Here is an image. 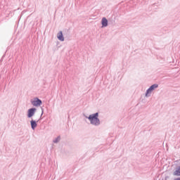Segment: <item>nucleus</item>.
Wrapping results in <instances>:
<instances>
[{
	"instance_id": "1",
	"label": "nucleus",
	"mask_w": 180,
	"mask_h": 180,
	"mask_svg": "<svg viewBox=\"0 0 180 180\" xmlns=\"http://www.w3.org/2000/svg\"><path fill=\"white\" fill-rule=\"evenodd\" d=\"M99 116V114L98 112L90 115L88 117L89 120L90 121V123L91 124H94V126H99L101 124V121H99V118L98 117Z\"/></svg>"
},
{
	"instance_id": "2",
	"label": "nucleus",
	"mask_w": 180,
	"mask_h": 180,
	"mask_svg": "<svg viewBox=\"0 0 180 180\" xmlns=\"http://www.w3.org/2000/svg\"><path fill=\"white\" fill-rule=\"evenodd\" d=\"M155 88H158V84H155L152 85L146 91V96H148L149 94H151L153 91L155 89Z\"/></svg>"
},
{
	"instance_id": "3",
	"label": "nucleus",
	"mask_w": 180,
	"mask_h": 180,
	"mask_svg": "<svg viewBox=\"0 0 180 180\" xmlns=\"http://www.w3.org/2000/svg\"><path fill=\"white\" fill-rule=\"evenodd\" d=\"M31 103L33 106H40V105H41V101L39 98H34V101H31Z\"/></svg>"
},
{
	"instance_id": "4",
	"label": "nucleus",
	"mask_w": 180,
	"mask_h": 180,
	"mask_svg": "<svg viewBox=\"0 0 180 180\" xmlns=\"http://www.w3.org/2000/svg\"><path fill=\"white\" fill-rule=\"evenodd\" d=\"M34 112H36V108H30L28 110V117H32V116L34 115Z\"/></svg>"
},
{
	"instance_id": "5",
	"label": "nucleus",
	"mask_w": 180,
	"mask_h": 180,
	"mask_svg": "<svg viewBox=\"0 0 180 180\" xmlns=\"http://www.w3.org/2000/svg\"><path fill=\"white\" fill-rule=\"evenodd\" d=\"M101 24L103 27H106V26H108V19H106V18H103Z\"/></svg>"
},
{
	"instance_id": "6",
	"label": "nucleus",
	"mask_w": 180,
	"mask_h": 180,
	"mask_svg": "<svg viewBox=\"0 0 180 180\" xmlns=\"http://www.w3.org/2000/svg\"><path fill=\"white\" fill-rule=\"evenodd\" d=\"M57 37L58 39V40H60V41H64V37L63 36V32H59L57 34Z\"/></svg>"
},
{
	"instance_id": "7",
	"label": "nucleus",
	"mask_w": 180,
	"mask_h": 180,
	"mask_svg": "<svg viewBox=\"0 0 180 180\" xmlns=\"http://www.w3.org/2000/svg\"><path fill=\"white\" fill-rule=\"evenodd\" d=\"M173 174L174 175V176H180V166L176 169Z\"/></svg>"
},
{
	"instance_id": "8",
	"label": "nucleus",
	"mask_w": 180,
	"mask_h": 180,
	"mask_svg": "<svg viewBox=\"0 0 180 180\" xmlns=\"http://www.w3.org/2000/svg\"><path fill=\"white\" fill-rule=\"evenodd\" d=\"M30 123L32 129L34 130V128L37 127V123H36V121L34 120H31Z\"/></svg>"
},
{
	"instance_id": "9",
	"label": "nucleus",
	"mask_w": 180,
	"mask_h": 180,
	"mask_svg": "<svg viewBox=\"0 0 180 180\" xmlns=\"http://www.w3.org/2000/svg\"><path fill=\"white\" fill-rule=\"evenodd\" d=\"M60 141V137H58L55 141L54 143H58Z\"/></svg>"
},
{
	"instance_id": "10",
	"label": "nucleus",
	"mask_w": 180,
	"mask_h": 180,
	"mask_svg": "<svg viewBox=\"0 0 180 180\" xmlns=\"http://www.w3.org/2000/svg\"><path fill=\"white\" fill-rule=\"evenodd\" d=\"M174 180H180V177L176 178Z\"/></svg>"
}]
</instances>
